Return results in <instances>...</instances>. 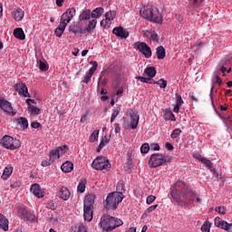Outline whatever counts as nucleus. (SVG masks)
<instances>
[{
  "mask_svg": "<svg viewBox=\"0 0 232 232\" xmlns=\"http://www.w3.org/2000/svg\"><path fill=\"white\" fill-rule=\"evenodd\" d=\"M73 163L71 161H66L63 163L61 169L64 173H70L73 170Z\"/></svg>",
  "mask_w": 232,
  "mask_h": 232,
  "instance_id": "393cba45",
  "label": "nucleus"
},
{
  "mask_svg": "<svg viewBox=\"0 0 232 232\" xmlns=\"http://www.w3.org/2000/svg\"><path fill=\"white\" fill-rule=\"evenodd\" d=\"M97 25V20L96 19H92L91 21H89V25H87V27H85V34L87 33H91L93 29H95Z\"/></svg>",
  "mask_w": 232,
  "mask_h": 232,
  "instance_id": "72a5a7b5",
  "label": "nucleus"
},
{
  "mask_svg": "<svg viewBox=\"0 0 232 232\" xmlns=\"http://www.w3.org/2000/svg\"><path fill=\"white\" fill-rule=\"evenodd\" d=\"M150 41L153 43H159V34L153 31L150 33Z\"/></svg>",
  "mask_w": 232,
  "mask_h": 232,
  "instance_id": "09e8293b",
  "label": "nucleus"
},
{
  "mask_svg": "<svg viewBox=\"0 0 232 232\" xmlns=\"http://www.w3.org/2000/svg\"><path fill=\"white\" fill-rule=\"evenodd\" d=\"M95 198H96V196L94 194L87 195L85 197V199L83 200V208H93Z\"/></svg>",
  "mask_w": 232,
  "mask_h": 232,
  "instance_id": "2eb2a0df",
  "label": "nucleus"
},
{
  "mask_svg": "<svg viewBox=\"0 0 232 232\" xmlns=\"http://www.w3.org/2000/svg\"><path fill=\"white\" fill-rule=\"evenodd\" d=\"M18 213L21 214L23 218H27L29 221H33L35 218L34 215L28 213V211L24 208H19Z\"/></svg>",
  "mask_w": 232,
  "mask_h": 232,
  "instance_id": "5701e85b",
  "label": "nucleus"
},
{
  "mask_svg": "<svg viewBox=\"0 0 232 232\" xmlns=\"http://www.w3.org/2000/svg\"><path fill=\"white\" fill-rule=\"evenodd\" d=\"M216 211H218L219 214L225 215L226 208L225 207H218V208H216Z\"/></svg>",
  "mask_w": 232,
  "mask_h": 232,
  "instance_id": "052dcab7",
  "label": "nucleus"
},
{
  "mask_svg": "<svg viewBox=\"0 0 232 232\" xmlns=\"http://www.w3.org/2000/svg\"><path fill=\"white\" fill-rule=\"evenodd\" d=\"M105 18L109 21H113L116 18V11H108L105 13Z\"/></svg>",
  "mask_w": 232,
  "mask_h": 232,
  "instance_id": "79ce46f5",
  "label": "nucleus"
},
{
  "mask_svg": "<svg viewBox=\"0 0 232 232\" xmlns=\"http://www.w3.org/2000/svg\"><path fill=\"white\" fill-rule=\"evenodd\" d=\"M86 179H82L80 183L78 184V193H83L86 189Z\"/></svg>",
  "mask_w": 232,
  "mask_h": 232,
  "instance_id": "58836bf2",
  "label": "nucleus"
},
{
  "mask_svg": "<svg viewBox=\"0 0 232 232\" xmlns=\"http://www.w3.org/2000/svg\"><path fill=\"white\" fill-rule=\"evenodd\" d=\"M50 159L53 161L56 159H60V150L59 149H55L54 150H52L49 154Z\"/></svg>",
  "mask_w": 232,
  "mask_h": 232,
  "instance_id": "a19ab883",
  "label": "nucleus"
},
{
  "mask_svg": "<svg viewBox=\"0 0 232 232\" xmlns=\"http://www.w3.org/2000/svg\"><path fill=\"white\" fill-rule=\"evenodd\" d=\"M76 14V9L74 7L68 8L61 16V21L58 27L55 29L54 34L57 37H62L63 34L67 24L72 21V19Z\"/></svg>",
  "mask_w": 232,
  "mask_h": 232,
  "instance_id": "7ed1b4c3",
  "label": "nucleus"
},
{
  "mask_svg": "<svg viewBox=\"0 0 232 232\" xmlns=\"http://www.w3.org/2000/svg\"><path fill=\"white\" fill-rule=\"evenodd\" d=\"M181 132L182 130L180 129H175L170 134V138L175 140L180 135Z\"/></svg>",
  "mask_w": 232,
  "mask_h": 232,
  "instance_id": "a18cd8bd",
  "label": "nucleus"
},
{
  "mask_svg": "<svg viewBox=\"0 0 232 232\" xmlns=\"http://www.w3.org/2000/svg\"><path fill=\"white\" fill-rule=\"evenodd\" d=\"M57 207H58V204L53 201H50L48 203V208H51L52 210H55Z\"/></svg>",
  "mask_w": 232,
  "mask_h": 232,
  "instance_id": "6e6d98bb",
  "label": "nucleus"
},
{
  "mask_svg": "<svg viewBox=\"0 0 232 232\" xmlns=\"http://www.w3.org/2000/svg\"><path fill=\"white\" fill-rule=\"evenodd\" d=\"M0 108L2 111H4V112L11 116H15V114L17 113L14 111L12 103H10V102L6 101L4 98H0Z\"/></svg>",
  "mask_w": 232,
  "mask_h": 232,
  "instance_id": "1a4fd4ad",
  "label": "nucleus"
},
{
  "mask_svg": "<svg viewBox=\"0 0 232 232\" xmlns=\"http://www.w3.org/2000/svg\"><path fill=\"white\" fill-rule=\"evenodd\" d=\"M216 83H218L219 85H221L223 83L222 79L218 75L216 76Z\"/></svg>",
  "mask_w": 232,
  "mask_h": 232,
  "instance_id": "774afa93",
  "label": "nucleus"
},
{
  "mask_svg": "<svg viewBox=\"0 0 232 232\" xmlns=\"http://www.w3.org/2000/svg\"><path fill=\"white\" fill-rule=\"evenodd\" d=\"M121 111V106H119L115 110H113L111 116V123H113L115 121L117 117L120 115Z\"/></svg>",
  "mask_w": 232,
  "mask_h": 232,
  "instance_id": "c9c22d12",
  "label": "nucleus"
},
{
  "mask_svg": "<svg viewBox=\"0 0 232 232\" xmlns=\"http://www.w3.org/2000/svg\"><path fill=\"white\" fill-rule=\"evenodd\" d=\"M39 68L41 71L43 72H46L48 70V66L46 63H43L42 61H40V65Z\"/></svg>",
  "mask_w": 232,
  "mask_h": 232,
  "instance_id": "4d7b16f0",
  "label": "nucleus"
},
{
  "mask_svg": "<svg viewBox=\"0 0 232 232\" xmlns=\"http://www.w3.org/2000/svg\"><path fill=\"white\" fill-rule=\"evenodd\" d=\"M0 228L5 231L8 230V219L5 216L0 213Z\"/></svg>",
  "mask_w": 232,
  "mask_h": 232,
  "instance_id": "cd10ccee",
  "label": "nucleus"
},
{
  "mask_svg": "<svg viewBox=\"0 0 232 232\" xmlns=\"http://www.w3.org/2000/svg\"><path fill=\"white\" fill-rule=\"evenodd\" d=\"M155 199H157V197H155V196H153V195H150V196H149V197L147 198L146 203H147L148 205H151V204L155 201Z\"/></svg>",
  "mask_w": 232,
  "mask_h": 232,
  "instance_id": "603ef678",
  "label": "nucleus"
},
{
  "mask_svg": "<svg viewBox=\"0 0 232 232\" xmlns=\"http://www.w3.org/2000/svg\"><path fill=\"white\" fill-rule=\"evenodd\" d=\"M91 63L92 64V68L89 69V72H87V74L83 77V80H82V82L83 83H88L91 81L94 72L97 71L98 63L92 61Z\"/></svg>",
  "mask_w": 232,
  "mask_h": 232,
  "instance_id": "f8f14e48",
  "label": "nucleus"
},
{
  "mask_svg": "<svg viewBox=\"0 0 232 232\" xmlns=\"http://www.w3.org/2000/svg\"><path fill=\"white\" fill-rule=\"evenodd\" d=\"M130 128L131 130H137L139 123H140V115L137 111H134L133 110L130 111Z\"/></svg>",
  "mask_w": 232,
  "mask_h": 232,
  "instance_id": "9b49d317",
  "label": "nucleus"
},
{
  "mask_svg": "<svg viewBox=\"0 0 232 232\" xmlns=\"http://www.w3.org/2000/svg\"><path fill=\"white\" fill-rule=\"evenodd\" d=\"M112 34L117 37H121V39H127L130 36V33L126 31L123 27H114L112 29Z\"/></svg>",
  "mask_w": 232,
  "mask_h": 232,
  "instance_id": "4468645a",
  "label": "nucleus"
},
{
  "mask_svg": "<svg viewBox=\"0 0 232 232\" xmlns=\"http://www.w3.org/2000/svg\"><path fill=\"white\" fill-rule=\"evenodd\" d=\"M211 224L207 221L204 223V225L201 227L202 232H210Z\"/></svg>",
  "mask_w": 232,
  "mask_h": 232,
  "instance_id": "49530a36",
  "label": "nucleus"
},
{
  "mask_svg": "<svg viewBox=\"0 0 232 232\" xmlns=\"http://www.w3.org/2000/svg\"><path fill=\"white\" fill-rule=\"evenodd\" d=\"M13 34L16 39H19L21 41L25 39L24 33L23 29H21V27H16V29L14 30Z\"/></svg>",
  "mask_w": 232,
  "mask_h": 232,
  "instance_id": "c85d7f7f",
  "label": "nucleus"
},
{
  "mask_svg": "<svg viewBox=\"0 0 232 232\" xmlns=\"http://www.w3.org/2000/svg\"><path fill=\"white\" fill-rule=\"evenodd\" d=\"M57 196L63 200L66 201L70 198L71 192L67 188L63 187L61 188L60 191L57 193Z\"/></svg>",
  "mask_w": 232,
  "mask_h": 232,
  "instance_id": "f3484780",
  "label": "nucleus"
},
{
  "mask_svg": "<svg viewBox=\"0 0 232 232\" xmlns=\"http://www.w3.org/2000/svg\"><path fill=\"white\" fill-rule=\"evenodd\" d=\"M231 63H232V58L226 59L223 62V66H228L229 64H231Z\"/></svg>",
  "mask_w": 232,
  "mask_h": 232,
  "instance_id": "69168bd1",
  "label": "nucleus"
},
{
  "mask_svg": "<svg viewBox=\"0 0 232 232\" xmlns=\"http://www.w3.org/2000/svg\"><path fill=\"white\" fill-rule=\"evenodd\" d=\"M0 145L6 150H14L21 148V140L14 139L12 136L5 135L0 140Z\"/></svg>",
  "mask_w": 232,
  "mask_h": 232,
  "instance_id": "0eeeda50",
  "label": "nucleus"
},
{
  "mask_svg": "<svg viewBox=\"0 0 232 232\" xmlns=\"http://www.w3.org/2000/svg\"><path fill=\"white\" fill-rule=\"evenodd\" d=\"M123 225V221L120 218L111 217L108 214H104L101 217L99 223L100 227L102 231L111 232L113 229Z\"/></svg>",
  "mask_w": 232,
  "mask_h": 232,
  "instance_id": "f03ea898",
  "label": "nucleus"
},
{
  "mask_svg": "<svg viewBox=\"0 0 232 232\" xmlns=\"http://www.w3.org/2000/svg\"><path fill=\"white\" fill-rule=\"evenodd\" d=\"M28 111L31 112L32 116H38L41 112V110L34 105L29 104Z\"/></svg>",
  "mask_w": 232,
  "mask_h": 232,
  "instance_id": "f704fd0d",
  "label": "nucleus"
},
{
  "mask_svg": "<svg viewBox=\"0 0 232 232\" xmlns=\"http://www.w3.org/2000/svg\"><path fill=\"white\" fill-rule=\"evenodd\" d=\"M53 162V160H52L51 158H50V160H44L42 161V166H43L44 168H46V167L52 165Z\"/></svg>",
  "mask_w": 232,
  "mask_h": 232,
  "instance_id": "864d4df0",
  "label": "nucleus"
},
{
  "mask_svg": "<svg viewBox=\"0 0 232 232\" xmlns=\"http://www.w3.org/2000/svg\"><path fill=\"white\" fill-rule=\"evenodd\" d=\"M158 208H159V205H154V206L150 207L148 209L145 210L144 215H148V214L153 212V210H155Z\"/></svg>",
  "mask_w": 232,
  "mask_h": 232,
  "instance_id": "5fc2aeb1",
  "label": "nucleus"
},
{
  "mask_svg": "<svg viewBox=\"0 0 232 232\" xmlns=\"http://www.w3.org/2000/svg\"><path fill=\"white\" fill-rule=\"evenodd\" d=\"M171 198L182 206H188L189 202H194L198 194L193 191L183 181H177L170 191Z\"/></svg>",
  "mask_w": 232,
  "mask_h": 232,
  "instance_id": "f257e3e1",
  "label": "nucleus"
},
{
  "mask_svg": "<svg viewBox=\"0 0 232 232\" xmlns=\"http://www.w3.org/2000/svg\"><path fill=\"white\" fill-rule=\"evenodd\" d=\"M69 31L72 32L76 35L86 34L85 30L82 27V25H80V24H72L70 25Z\"/></svg>",
  "mask_w": 232,
  "mask_h": 232,
  "instance_id": "dca6fc26",
  "label": "nucleus"
},
{
  "mask_svg": "<svg viewBox=\"0 0 232 232\" xmlns=\"http://www.w3.org/2000/svg\"><path fill=\"white\" fill-rule=\"evenodd\" d=\"M214 225H216V227L225 229V230L229 229L227 227L228 223L227 221L223 220L222 218H220L219 217H217L216 219H214Z\"/></svg>",
  "mask_w": 232,
  "mask_h": 232,
  "instance_id": "a211bd4d",
  "label": "nucleus"
},
{
  "mask_svg": "<svg viewBox=\"0 0 232 232\" xmlns=\"http://www.w3.org/2000/svg\"><path fill=\"white\" fill-rule=\"evenodd\" d=\"M169 158L162 154L154 153L150 156L149 160V165L150 166V168H159L165 163H169Z\"/></svg>",
  "mask_w": 232,
  "mask_h": 232,
  "instance_id": "6e6552de",
  "label": "nucleus"
},
{
  "mask_svg": "<svg viewBox=\"0 0 232 232\" xmlns=\"http://www.w3.org/2000/svg\"><path fill=\"white\" fill-rule=\"evenodd\" d=\"M141 153L147 154L150 151V144L143 143L140 147Z\"/></svg>",
  "mask_w": 232,
  "mask_h": 232,
  "instance_id": "de8ad7c7",
  "label": "nucleus"
},
{
  "mask_svg": "<svg viewBox=\"0 0 232 232\" xmlns=\"http://www.w3.org/2000/svg\"><path fill=\"white\" fill-rule=\"evenodd\" d=\"M112 24V22L111 20H109L107 17H105V19H102L100 22V25L104 28V29H108L111 27V24Z\"/></svg>",
  "mask_w": 232,
  "mask_h": 232,
  "instance_id": "ea45409f",
  "label": "nucleus"
},
{
  "mask_svg": "<svg viewBox=\"0 0 232 232\" xmlns=\"http://www.w3.org/2000/svg\"><path fill=\"white\" fill-rule=\"evenodd\" d=\"M114 131H115V134H118L121 131V127L120 123L114 124Z\"/></svg>",
  "mask_w": 232,
  "mask_h": 232,
  "instance_id": "bf43d9fd",
  "label": "nucleus"
},
{
  "mask_svg": "<svg viewBox=\"0 0 232 232\" xmlns=\"http://www.w3.org/2000/svg\"><path fill=\"white\" fill-rule=\"evenodd\" d=\"M92 208H86L83 207V218H85V220L87 221H92L93 218V211H92Z\"/></svg>",
  "mask_w": 232,
  "mask_h": 232,
  "instance_id": "aec40b11",
  "label": "nucleus"
},
{
  "mask_svg": "<svg viewBox=\"0 0 232 232\" xmlns=\"http://www.w3.org/2000/svg\"><path fill=\"white\" fill-rule=\"evenodd\" d=\"M104 13V8L103 7H96L93 9L91 13V17L95 19V18H100Z\"/></svg>",
  "mask_w": 232,
  "mask_h": 232,
  "instance_id": "b1692460",
  "label": "nucleus"
},
{
  "mask_svg": "<svg viewBox=\"0 0 232 232\" xmlns=\"http://www.w3.org/2000/svg\"><path fill=\"white\" fill-rule=\"evenodd\" d=\"M176 102H177L176 103L177 106H182V104H184V102H183L180 94H179V93H176Z\"/></svg>",
  "mask_w": 232,
  "mask_h": 232,
  "instance_id": "8fccbe9b",
  "label": "nucleus"
},
{
  "mask_svg": "<svg viewBox=\"0 0 232 232\" xmlns=\"http://www.w3.org/2000/svg\"><path fill=\"white\" fill-rule=\"evenodd\" d=\"M14 172V167L7 165L5 169H4V172L1 176L2 179L7 180L10 176H12V173Z\"/></svg>",
  "mask_w": 232,
  "mask_h": 232,
  "instance_id": "4be33fe9",
  "label": "nucleus"
},
{
  "mask_svg": "<svg viewBox=\"0 0 232 232\" xmlns=\"http://www.w3.org/2000/svg\"><path fill=\"white\" fill-rule=\"evenodd\" d=\"M126 192L125 190V184L122 181L118 182L117 184V192L115 193H119L121 194V196H124L123 194Z\"/></svg>",
  "mask_w": 232,
  "mask_h": 232,
  "instance_id": "4c0bfd02",
  "label": "nucleus"
},
{
  "mask_svg": "<svg viewBox=\"0 0 232 232\" xmlns=\"http://www.w3.org/2000/svg\"><path fill=\"white\" fill-rule=\"evenodd\" d=\"M59 151L61 150L62 152L65 153L68 150V146L67 145H63L57 148Z\"/></svg>",
  "mask_w": 232,
  "mask_h": 232,
  "instance_id": "e2e57ef3",
  "label": "nucleus"
},
{
  "mask_svg": "<svg viewBox=\"0 0 232 232\" xmlns=\"http://www.w3.org/2000/svg\"><path fill=\"white\" fill-rule=\"evenodd\" d=\"M163 119L166 121H176V118H175V115L172 113V111L169 110V109H166L165 110V112L163 114Z\"/></svg>",
  "mask_w": 232,
  "mask_h": 232,
  "instance_id": "bb28decb",
  "label": "nucleus"
},
{
  "mask_svg": "<svg viewBox=\"0 0 232 232\" xmlns=\"http://www.w3.org/2000/svg\"><path fill=\"white\" fill-rule=\"evenodd\" d=\"M150 83H156V84L160 85V87L162 89L167 87V81H165L163 79H160L158 82L151 80V82Z\"/></svg>",
  "mask_w": 232,
  "mask_h": 232,
  "instance_id": "37998d69",
  "label": "nucleus"
},
{
  "mask_svg": "<svg viewBox=\"0 0 232 232\" xmlns=\"http://www.w3.org/2000/svg\"><path fill=\"white\" fill-rule=\"evenodd\" d=\"M123 199L124 196H121V194L116 192H112L107 196L106 200L104 201V208L108 210H115Z\"/></svg>",
  "mask_w": 232,
  "mask_h": 232,
  "instance_id": "39448f33",
  "label": "nucleus"
},
{
  "mask_svg": "<svg viewBox=\"0 0 232 232\" xmlns=\"http://www.w3.org/2000/svg\"><path fill=\"white\" fill-rule=\"evenodd\" d=\"M11 188L13 189H18L21 187V182L14 181L13 184H11Z\"/></svg>",
  "mask_w": 232,
  "mask_h": 232,
  "instance_id": "13d9d810",
  "label": "nucleus"
},
{
  "mask_svg": "<svg viewBox=\"0 0 232 232\" xmlns=\"http://www.w3.org/2000/svg\"><path fill=\"white\" fill-rule=\"evenodd\" d=\"M92 16L91 10L85 9L82 14H80V21L90 20Z\"/></svg>",
  "mask_w": 232,
  "mask_h": 232,
  "instance_id": "473e14b6",
  "label": "nucleus"
},
{
  "mask_svg": "<svg viewBox=\"0 0 232 232\" xmlns=\"http://www.w3.org/2000/svg\"><path fill=\"white\" fill-rule=\"evenodd\" d=\"M201 162L205 164L209 169H213V163L211 162L210 160L204 157V158H201Z\"/></svg>",
  "mask_w": 232,
  "mask_h": 232,
  "instance_id": "c03bdc74",
  "label": "nucleus"
},
{
  "mask_svg": "<svg viewBox=\"0 0 232 232\" xmlns=\"http://www.w3.org/2000/svg\"><path fill=\"white\" fill-rule=\"evenodd\" d=\"M76 232H87L86 227L84 226L78 227V231Z\"/></svg>",
  "mask_w": 232,
  "mask_h": 232,
  "instance_id": "338daca9",
  "label": "nucleus"
},
{
  "mask_svg": "<svg viewBox=\"0 0 232 232\" xmlns=\"http://www.w3.org/2000/svg\"><path fill=\"white\" fill-rule=\"evenodd\" d=\"M110 141H111V139L108 138L107 136H104L103 138H102V140L96 149V151L101 152L102 150L103 149V147H105L107 144H109Z\"/></svg>",
  "mask_w": 232,
  "mask_h": 232,
  "instance_id": "a878e982",
  "label": "nucleus"
},
{
  "mask_svg": "<svg viewBox=\"0 0 232 232\" xmlns=\"http://www.w3.org/2000/svg\"><path fill=\"white\" fill-rule=\"evenodd\" d=\"M31 192H33V194L38 198H42L44 196V192H42L41 188L38 184H34L31 187Z\"/></svg>",
  "mask_w": 232,
  "mask_h": 232,
  "instance_id": "6ab92c4d",
  "label": "nucleus"
},
{
  "mask_svg": "<svg viewBox=\"0 0 232 232\" xmlns=\"http://www.w3.org/2000/svg\"><path fill=\"white\" fill-rule=\"evenodd\" d=\"M137 80L140 81L141 82L150 83L151 81H153L151 78H146L142 76L136 77Z\"/></svg>",
  "mask_w": 232,
  "mask_h": 232,
  "instance_id": "3c124183",
  "label": "nucleus"
},
{
  "mask_svg": "<svg viewBox=\"0 0 232 232\" xmlns=\"http://www.w3.org/2000/svg\"><path fill=\"white\" fill-rule=\"evenodd\" d=\"M18 125L24 130H27L28 128V121L24 117H20L19 119L16 120Z\"/></svg>",
  "mask_w": 232,
  "mask_h": 232,
  "instance_id": "c756f323",
  "label": "nucleus"
},
{
  "mask_svg": "<svg viewBox=\"0 0 232 232\" xmlns=\"http://www.w3.org/2000/svg\"><path fill=\"white\" fill-rule=\"evenodd\" d=\"M92 168L95 170L109 171L111 169V165L106 157L98 156L92 160Z\"/></svg>",
  "mask_w": 232,
  "mask_h": 232,
  "instance_id": "423d86ee",
  "label": "nucleus"
},
{
  "mask_svg": "<svg viewBox=\"0 0 232 232\" xmlns=\"http://www.w3.org/2000/svg\"><path fill=\"white\" fill-rule=\"evenodd\" d=\"M24 16V12L21 8H17L13 12V17L16 22H21Z\"/></svg>",
  "mask_w": 232,
  "mask_h": 232,
  "instance_id": "412c9836",
  "label": "nucleus"
},
{
  "mask_svg": "<svg viewBox=\"0 0 232 232\" xmlns=\"http://www.w3.org/2000/svg\"><path fill=\"white\" fill-rule=\"evenodd\" d=\"M165 147H166V149H167L168 150H169V151H171V150H174L173 145H172L171 143H169V142H166Z\"/></svg>",
  "mask_w": 232,
  "mask_h": 232,
  "instance_id": "0e129e2a",
  "label": "nucleus"
},
{
  "mask_svg": "<svg viewBox=\"0 0 232 232\" xmlns=\"http://www.w3.org/2000/svg\"><path fill=\"white\" fill-rule=\"evenodd\" d=\"M99 133H100V130H94L92 131V133L91 134V136L89 137V141L91 143H93L95 141H98V139H99Z\"/></svg>",
  "mask_w": 232,
  "mask_h": 232,
  "instance_id": "e433bc0d",
  "label": "nucleus"
},
{
  "mask_svg": "<svg viewBox=\"0 0 232 232\" xmlns=\"http://www.w3.org/2000/svg\"><path fill=\"white\" fill-rule=\"evenodd\" d=\"M156 54H157V58L159 60H163L166 56V52L163 46H159L156 49Z\"/></svg>",
  "mask_w": 232,
  "mask_h": 232,
  "instance_id": "7c9ffc66",
  "label": "nucleus"
},
{
  "mask_svg": "<svg viewBox=\"0 0 232 232\" xmlns=\"http://www.w3.org/2000/svg\"><path fill=\"white\" fill-rule=\"evenodd\" d=\"M135 45H136V49L140 51L145 56V58L151 57L152 55L151 48H150V46L146 44V43H139V44H136Z\"/></svg>",
  "mask_w": 232,
  "mask_h": 232,
  "instance_id": "9d476101",
  "label": "nucleus"
},
{
  "mask_svg": "<svg viewBox=\"0 0 232 232\" xmlns=\"http://www.w3.org/2000/svg\"><path fill=\"white\" fill-rule=\"evenodd\" d=\"M14 90L22 96V97H30L28 92V89L25 83L19 82L14 86Z\"/></svg>",
  "mask_w": 232,
  "mask_h": 232,
  "instance_id": "ddd939ff",
  "label": "nucleus"
},
{
  "mask_svg": "<svg viewBox=\"0 0 232 232\" xmlns=\"http://www.w3.org/2000/svg\"><path fill=\"white\" fill-rule=\"evenodd\" d=\"M144 74H146L147 76H149L151 79V78L155 77V75H157V70L153 66L146 68L144 71Z\"/></svg>",
  "mask_w": 232,
  "mask_h": 232,
  "instance_id": "2f4dec72",
  "label": "nucleus"
},
{
  "mask_svg": "<svg viewBox=\"0 0 232 232\" xmlns=\"http://www.w3.org/2000/svg\"><path fill=\"white\" fill-rule=\"evenodd\" d=\"M150 149L153 150L159 151V150H160V145H159V143H152V144L150 145Z\"/></svg>",
  "mask_w": 232,
  "mask_h": 232,
  "instance_id": "680f3d73",
  "label": "nucleus"
},
{
  "mask_svg": "<svg viewBox=\"0 0 232 232\" xmlns=\"http://www.w3.org/2000/svg\"><path fill=\"white\" fill-rule=\"evenodd\" d=\"M140 14L144 19H147L148 21L159 24H162V16L157 7H153L152 5H145L140 9Z\"/></svg>",
  "mask_w": 232,
  "mask_h": 232,
  "instance_id": "20e7f679",
  "label": "nucleus"
}]
</instances>
